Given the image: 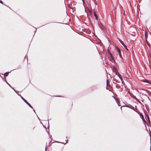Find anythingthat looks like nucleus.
Masks as SVG:
<instances>
[{
	"instance_id": "nucleus-12",
	"label": "nucleus",
	"mask_w": 151,
	"mask_h": 151,
	"mask_svg": "<svg viewBox=\"0 0 151 151\" xmlns=\"http://www.w3.org/2000/svg\"><path fill=\"white\" fill-rule=\"evenodd\" d=\"M109 82L108 80H107V84L109 83Z\"/></svg>"
},
{
	"instance_id": "nucleus-11",
	"label": "nucleus",
	"mask_w": 151,
	"mask_h": 151,
	"mask_svg": "<svg viewBox=\"0 0 151 151\" xmlns=\"http://www.w3.org/2000/svg\"><path fill=\"white\" fill-rule=\"evenodd\" d=\"M147 118H148V121H149V122L150 119H149V117H148V116H147Z\"/></svg>"
},
{
	"instance_id": "nucleus-9",
	"label": "nucleus",
	"mask_w": 151,
	"mask_h": 151,
	"mask_svg": "<svg viewBox=\"0 0 151 151\" xmlns=\"http://www.w3.org/2000/svg\"><path fill=\"white\" fill-rule=\"evenodd\" d=\"M116 102L119 105V101L117 100H116Z\"/></svg>"
},
{
	"instance_id": "nucleus-15",
	"label": "nucleus",
	"mask_w": 151,
	"mask_h": 151,
	"mask_svg": "<svg viewBox=\"0 0 151 151\" xmlns=\"http://www.w3.org/2000/svg\"><path fill=\"white\" fill-rule=\"evenodd\" d=\"M0 3H2V1H1L0 2Z\"/></svg>"
},
{
	"instance_id": "nucleus-1",
	"label": "nucleus",
	"mask_w": 151,
	"mask_h": 151,
	"mask_svg": "<svg viewBox=\"0 0 151 151\" xmlns=\"http://www.w3.org/2000/svg\"><path fill=\"white\" fill-rule=\"evenodd\" d=\"M117 51L119 53V56L120 57L122 58V55L121 54V52L120 50L118 48H117Z\"/></svg>"
},
{
	"instance_id": "nucleus-16",
	"label": "nucleus",
	"mask_w": 151,
	"mask_h": 151,
	"mask_svg": "<svg viewBox=\"0 0 151 151\" xmlns=\"http://www.w3.org/2000/svg\"><path fill=\"white\" fill-rule=\"evenodd\" d=\"M133 98H135V96H133Z\"/></svg>"
},
{
	"instance_id": "nucleus-17",
	"label": "nucleus",
	"mask_w": 151,
	"mask_h": 151,
	"mask_svg": "<svg viewBox=\"0 0 151 151\" xmlns=\"http://www.w3.org/2000/svg\"><path fill=\"white\" fill-rule=\"evenodd\" d=\"M111 56L112 58H113Z\"/></svg>"
},
{
	"instance_id": "nucleus-2",
	"label": "nucleus",
	"mask_w": 151,
	"mask_h": 151,
	"mask_svg": "<svg viewBox=\"0 0 151 151\" xmlns=\"http://www.w3.org/2000/svg\"><path fill=\"white\" fill-rule=\"evenodd\" d=\"M140 115L141 116V117L142 119V120L144 122L145 121V120L144 119V117H143V115L142 114H140Z\"/></svg>"
},
{
	"instance_id": "nucleus-6",
	"label": "nucleus",
	"mask_w": 151,
	"mask_h": 151,
	"mask_svg": "<svg viewBox=\"0 0 151 151\" xmlns=\"http://www.w3.org/2000/svg\"><path fill=\"white\" fill-rule=\"evenodd\" d=\"M22 99L27 104V103L28 102L27 101L25 100V99H24V98H22Z\"/></svg>"
},
{
	"instance_id": "nucleus-8",
	"label": "nucleus",
	"mask_w": 151,
	"mask_h": 151,
	"mask_svg": "<svg viewBox=\"0 0 151 151\" xmlns=\"http://www.w3.org/2000/svg\"><path fill=\"white\" fill-rule=\"evenodd\" d=\"M27 104L29 105V106L31 108H32V106H31V105L28 102Z\"/></svg>"
},
{
	"instance_id": "nucleus-7",
	"label": "nucleus",
	"mask_w": 151,
	"mask_h": 151,
	"mask_svg": "<svg viewBox=\"0 0 151 151\" xmlns=\"http://www.w3.org/2000/svg\"><path fill=\"white\" fill-rule=\"evenodd\" d=\"M9 72H6V73L5 74H4V75L5 76H7L8 74H9Z\"/></svg>"
},
{
	"instance_id": "nucleus-4",
	"label": "nucleus",
	"mask_w": 151,
	"mask_h": 151,
	"mask_svg": "<svg viewBox=\"0 0 151 151\" xmlns=\"http://www.w3.org/2000/svg\"><path fill=\"white\" fill-rule=\"evenodd\" d=\"M120 42L123 45L124 47H126V45H124V42L122 41H121Z\"/></svg>"
},
{
	"instance_id": "nucleus-3",
	"label": "nucleus",
	"mask_w": 151,
	"mask_h": 151,
	"mask_svg": "<svg viewBox=\"0 0 151 151\" xmlns=\"http://www.w3.org/2000/svg\"><path fill=\"white\" fill-rule=\"evenodd\" d=\"M94 16L95 17L96 19L97 20L98 19V17L97 15L96 14V13L95 12H94Z\"/></svg>"
},
{
	"instance_id": "nucleus-14",
	"label": "nucleus",
	"mask_w": 151,
	"mask_h": 151,
	"mask_svg": "<svg viewBox=\"0 0 151 151\" xmlns=\"http://www.w3.org/2000/svg\"><path fill=\"white\" fill-rule=\"evenodd\" d=\"M147 44H148V45H149V43L148 42H147Z\"/></svg>"
},
{
	"instance_id": "nucleus-10",
	"label": "nucleus",
	"mask_w": 151,
	"mask_h": 151,
	"mask_svg": "<svg viewBox=\"0 0 151 151\" xmlns=\"http://www.w3.org/2000/svg\"><path fill=\"white\" fill-rule=\"evenodd\" d=\"M89 12L90 13V14H91V10H90V9H89Z\"/></svg>"
},
{
	"instance_id": "nucleus-13",
	"label": "nucleus",
	"mask_w": 151,
	"mask_h": 151,
	"mask_svg": "<svg viewBox=\"0 0 151 151\" xmlns=\"http://www.w3.org/2000/svg\"><path fill=\"white\" fill-rule=\"evenodd\" d=\"M127 50V48L126 47H126H124Z\"/></svg>"
},
{
	"instance_id": "nucleus-5",
	"label": "nucleus",
	"mask_w": 151,
	"mask_h": 151,
	"mask_svg": "<svg viewBox=\"0 0 151 151\" xmlns=\"http://www.w3.org/2000/svg\"><path fill=\"white\" fill-rule=\"evenodd\" d=\"M143 82L145 83H150V82L147 80H145L143 81Z\"/></svg>"
}]
</instances>
